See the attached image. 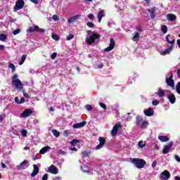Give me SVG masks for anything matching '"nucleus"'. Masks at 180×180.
I'll return each instance as SVG.
<instances>
[{
  "instance_id": "obj_1",
  "label": "nucleus",
  "mask_w": 180,
  "mask_h": 180,
  "mask_svg": "<svg viewBox=\"0 0 180 180\" xmlns=\"http://www.w3.org/2000/svg\"><path fill=\"white\" fill-rule=\"evenodd\" d=\"M11 85L15 86L16 89H19V91H22L23 89V84H22V81L18 79V75L15 74L12 77Z\"/></svg>"
},
{
  "instance_id": "obj_2",
  "label": "nucleus",
  "mask_w": 180,
  "mask_h": 180,
  "mask_svg": "<svg viewBox=\"0 0 180 180\" xmlns=\"http://www.w3.org/2000/svg\"><path fill=\"white\" fill-rule=\"evenodd\" d=\"M132 164L135 165L136 168L141 169V168H144V165H146V160L140 158H133L131 160Z\"/></svg>"
},
{
  "instance_id": "obj_3",
  "label": "nucleus",
  "mask_w": 180,
  "mask_h": 180,
  "mask_svg": "<svg viewBox=\"0 0 180 180\" xmlns=\"http://www.w3.org/2000/svg\"><path fill=\"white\" fill-rule=\"evenodd\" d=\"M96 39H99V34L94 33L92 35H91L89 37L86 38V41L87 44H94Z\"/></svg>"
},
{
  "instance_id": "obj_4",
  "label": "nucleus",
  "mask_w": 180,
  "mask_h": 180,
  "mask_svg": "<svg viewBox=\"0 0 180 180\" xmlns=\"http://www.w3.org/2000/svg\"><path fill=\"white\" fill-rule=\"evenodd\" d=\"M27 32L29 33H33V32H39V33H44L46 32V30L43 28H39V26L36 25H33L32 27H30L28 28Z\"/></svg>"
},
{
  "instance_id": "obj_5",
  "label": "nucleus",
  "mask_w": 180,
  "mask_h": 180,
  "mask_svg": "<svg viewBox=\"0 0 180 180\" xmlns=\"http://www.w3.org/2000/svg\"><path fill=\"white\" fill-rule=\"evenodd\" d=\"M174 75L171 73V75L169 77L166 78V84L168 86L174 88L175 86V81H174Z\"/></svg>"
},
{
  "instance_id": "obj_6",
  "label": "nucleus",
  "mask_w": 180,
  "mask_h": 180,
  "mask_svg": "<svg viewBox=\"0 0 180 180\" xmlns=\"http://www.w3.org/2000/svg\"><path fill=\"white\" fill-rule=\"evenodd\" d=\"M25 6V1L23 0H17L15 2V6H14V12L16 11H20Z\"/></svg>"
},
{
  "instance_id": "obj_7",
  "label": "nucleus",
  "mask_w": 180,
  "mask_h": 180,
  "mask_svg": "<svg viewBox=\"0 0 180 180\" xmlns=\"http://www.w3.org/2000/svg\"><path fill=\"white\" fill-rule=\"evenodd\" d=\"M122 127V124L120 123L117 122L116 123L111 131V135L115 137V136H117V131H119V129Z\"/></svg>"
},
{
  "instance_id": "obj_8",
  "label": "nucleus",
  "mask_w": 180,
  "mask_h": 180,
  "mask_svg": "<svg viewBox=\"0 0 180 180\" xmlns=\"http://www.w3.org/2000/svg\"><path fill=\"white\" fill-rule=\"evenodd\" d=\"M115 44H116V42L115 41V39L110 38L109 46L104 49V51L105 52L112 51V50L115 49Z\"/></svg>"
},
{
  "instance_id": "obj_9",
  "label": "nucleus",
  "mask_w": 180,
  "mask_h": 180,
  "mask_svg": "<svg viewBox=\"0 0 180 180\" xmlns=\"http://www.w3.org/2000/svg\"><path fill=\"white\" fill-rule=\"evenodd\" d=\"M98 141L99 144L96 146V150H101L106 144V139L102 136L98 138Z\"/></svg>"
},
{
  "instance_id": "obj_10",
  "label": "nucleus",
  "mask_w": 180,
  "mask_h": 180,
  "mask_svg": "<svg viewBox=\"0 0 180 180\" xmlns=\"http://www.w3.org/2000/svg\"><path fill=\"white\" fill-rule=\"evenodd\" d=\"M172 146H174V142L172 141H170L167 145H165L162 150V154H168Z\"/></svg>"
},
{
  "instance_id": "obj_11",
  "label": "nucleus",
  "mask_w": 180,
  "mask_h": 180,
  "mask_svg": "<svg viewBox=\"0 0 180 180\" xmlns=\"http://www.w3.org/2000/svg\"><path fill=\"white\" fill-rule=\"evenodd\" d=\"M33 113V111L30 109H25L22 114H20V117H29L30 115Z\"/></svg>"
},
{
  "instance_id": "obj_12",
  "label": "nucleus",
  "mask_w": 180,
  "mask_h": 180,
  "mask_svg": "<svg viewBox=\"0 0 180 180\" xmlns=\"http://www.w3.org/2000/svg\"><path fill=\"white\" fill-rule=\"evenodd\" d=\"M48 171L50 174H53V175H57V174H58V169L54 165H51L49 167Z\"/></svg>"
},
{
  "instance_id": "obj_13",
  "label": "nucleus",
  "mask_w": 180,
  "mask_h": 180,
  "mask_svg": "<svg viewBox=\"0 0 180 180\" xmlns=\"http://www.w3.org/2000/svg\"><path fill=\"white\" fill-rule=\"evenodd\" d=\"M160 176L165 180L169 179L171 178V173L168 170H165L161 173Z\"/></svg>"
},
{
  "instance_id": "obj_14",
  "label": "nucleus",
  "mask_w": 180,
  "mask_h": 180,
  "mask_svg": "<svg viewBox=\"0 0 180 180\" xmlns=\"http://www.w3.org/2000/svg\"><path fill=\"white\" fill-rule=\"evenodd\" d=\"M167 99L169 100V102L172 104L174 105L175 102H176V97H175V94H171L167 96Z\"/></svg>"
},
{
  "instance_id": "obj_15",
  "label": "nucleus",
  "mask_w": 180,
  "mask_h": 180,
  "mask_svg": "<svg viewBox=\"0 0 180 180\" xmlns=\"http://www.w3.org/2000/svg\"><path fill=\"white\" fill-rule=\"evenodd\" d=\"M143 113L146 116L150 117L154 115V111L153 110V108L151 107L148 108V109L145 110L143 111Z\"/></svg>"
},
{
  "instance_id": "obj_16",
  "label": "nucleus",
  "mask_w": 180,
  "mask_h": 180,
  "mask_svg": "<svg viewBox=\"0 0 180 180\" xmlns=\"http://www.w3.org/2000/svg\"><path fill=\"white\" fill-rule=\"evenodd\" d=\"M86 124V121H83L82 122L76 123L72 125L73 129H81L82 127H84Z\"/></svg>"
},
{
  "instance_id": "obj_17",
  "label": "nucleus",
  "mask_w": 180,
  "mask_h": 180,
  "mask_svg": "<svg viewBox=\"0 0 180 180\" xmlns=\"http://www.w3.org/2000/svg\"><path fill=\"white\" fill-rule=\"evenodd\" d=\"M33 167L34 169L32 171V172L31 173V176L33 178L34 176H36V175H37V174H39V166H37V165H33Z\"/></svg>"
},
{
  "instance_id": "obj_18",
  "label": "nucleus",
  "mask_w": 180,
  "mask_h": 180,
  "mask_svg": "<svg viewBox=\"0 0 180 180\" xmlns=\"http://www.w3.org/2000/svg\"><path fill=\"white\" fill-rule=\"evenodd\" d=\"M172 49H174V45H171L169 48L165 49L162 52H161V56H167V54H169V53L172 51Z\"/></svg>"
},
{
  "instance_id": "obj_19",
  "label": "nucleus",
  "mask_w": 180,
  "mask_h": 180,
  "mask_svg": "<svg viewBox=\"0 0 180 180\" xmlns=\"http://www.w3.org/2000/svg\"><path fill=\"white\" fill-rule=\"evenodd\" d=\"M167 19L169 22H174V21L176 20V15H175L174 14H172V13H169L167 15Z\"/></svg>"
},
{
  "instance_id": "obj_20",
  "label": "nucleus",
  "mask_w": 180,
  "mask_h": 180,
  "mask_svg": "<svg viewBox=\"0 0 180 180\" xmlns=\"http://www.w3.org/2000/svg\"><path fill=\"white\" fill-rule=\"evenodd\" d=\"M29 162V161L27 160H24L23 162H22L20 165L16 166V169H25V165H26V164H27Z\"/></svg>"
},
{
  "instance_id": "obj_21",
  "label": "nucleus",
  "mask_w": 180,
  "mask_h": 180,
  "mask_svg": "<svg viewBox=\"0 0 180 180\" xmlns=\"http://www.w3.org/2000/svg\"><path fill=\"white\" fill-rule=\"evenodd\" d=\"M105 13V11L103 10H101L98 12V15H97V18H98V22L101 23V22H102V18H103V16H105V15H103Z\"/></svg>"
},
{
  "instance_id": "obj_22",
  "label": "nucleus",
  "mask_w": 180,
  "mask_h": 180,
  "mask_svg": "<svg viewBox=\"0 0 180 180\" xmlns=\"http://www.w3.org/2000/svg\"><path fill=\"white\" fill-rule=\"evenodd\" d=\"M141 122H143V117L141 115H138L136 117V126H140Z\"/></svg>"
},
{
  "instance_id": "obj_23",
  "label": "nucleus",
  "mask_w": 180,
  "mask_h": 180,
  "mask_svg": "<svg viewBox=\"0 0 180 180\" xmlns=\"http://www.w3.org/2000/svg\"><path fill=\"white\" fill-rule=\"evenodd\" d=\"M158 139L160 140L162 143H166V141H169V138L167 136H159Z\"/></svg>"
},
{
  "instance_id": "obj_24",
  "label": "nucleus",
  "mask_w": 180,
  "mask_h": 180,
  "mask_svg": "<svg viewBox=\"0 0 180 180\" xmlns=\"http://www.w3.org/2000/svg\"><path fill=\"white\" fill-rule=\"evenodd\" d=\"M49 150H51V148L50 146H45L40 150L39 154H46Z\"/></svg>"
},
{
  "instance_id": "obj_25",
  "label": "nucleus",
  "mask_w": 180,
  "mask_h": 180,
  "mask_svg": "<svg viewBox=\"0 0 180 180\" xmlns=\"http://www.w3.org/2000/svg\"><path fill=\"white\" fill-rule=\"evenodd\" d=\"M148 12L150 13L151 19H155V8L148 9Z\"/></svg>"
},
{
  "instance_id": "obj_26",
  "label": "nucleus",
  "mask_w": 180,
  "mask_h": 180,
  "mask_svg": "<svg viewBox=\"0 0 180 180\" xmlns=\"http://www.w3.org/2000/svg\"><path fill=\"white\" fill-rule=\"evenodd\" d=\"M158 95L159 98H162L163 96H165V91L162 90L161 88H159Z\"/></svg>"
},
{
  "instance_id": "obj_27",
  "label": "nucleus",
  "mask_w": 180,
  "mask_h": 180,
  "mask_svg": "<svg viewBox=\"0 0 180 180\" xmlns=\"http://www.w3.org/2000/svg\"><path fill=\"white\" fill-rule=\"evenodd\" d=\"M166 41L169 43V44H172L171 46H174L175 43V39L169 40V35L166 36Z\"/></svg>"
},
{
  "instance_id": "obj_28",
  "label": "nucleus",
  "mask_w": 180,
  "mask_h": 180,
  "mask_svg": "<svg viewBox=\"0 0 180 180\" xmlns=\"http://www.w3.org/2000/svg\"><path fill=\"white\" fill-rule=\"evenodd\" d=\"M78 19L77 16H72V18H68V23H73V22H75Z\"/></svg>"
},
{
  "instance_id": "obj_29",
  "label": "nucleus",
  "mask_w": 180,
  "mask_h": 180,
  "mask_svg": "<svg viewBox=\"0 0 180 180\" xmlns=\"http://www.w3.org/2000/svg\"><path fill=\"white\" fill-rule=\"evenodd\" d=\"M161 32L164 34L168 32V27L167 25H161Z\"/></svg>"
},
{
  "instance_id": "obj_30",
  "label": "nucleus",
  "mask_w": 180,
  "mask_h": 180,
  "mask_svg": "<svg viewBox=\"0 0 180 180\" xmlns=\"http://www.w3.org/2000/svg\"><path fill=\"white\" fill-rule=\"evenodd\" d=\"M26 55H22L21 56V60L19 62V65H23V63H25V61H26Z\"/></svg>"
},
{
  "instance_id": "obj_31",
  "label": "nucleus",
  "mask_w": 180,
  "mask_h": 180,
  "mask_svg": "<svg viewBox=\"0 0 180 180\" xmlns=\"http://www.w3.org/2000/svg\"><path fill=\"white\" fill-rule=\"evenodd\" d=\"M147 126H148V121H143L142 122V125L141 127V129H147Z\"/></svg>"
},
{
  "instance_id": "obj_32",
  "label": "nucleus",
  "mask_w": 180,
  "mask_h": 180,
  "mask_svg": "<svg viewBox=\"0 0 180 180\" xmlns=\"http://www.w3.org/2000/svg\"><path fill=\"white\" fill-rule=\"evenodd\" d=\"M52 134H53L55 137H60V131L56 129H52Z\"/></svg>"
},
{
  "instance_id": "obj_33",
  "label": "nucleus",
  "mask_w": 180,
  "mask_h": 180,
  "mask_svg": "<svg viewBox=\"0 0 180 180\" xmlns=\"http://www.w3.org/2000/svg\"><path fill=\"white\" fill-rule=\"evenodd\" d=\"M78 143H79V140L73 139V140L71 141L70 144H72V146H77V144H78Z\"/></svg>"
},
{
  "instance_id": "obj_34",
  "label": "nucleus",
  "mask_w": 180,
  "mask_h": 180,
  "mask_svg": "<svg viewBox=\"0 0 180 180\" xmlns=\"http://www.w3.org/2000/svg\"><path fill=\"white\" fill-rule=\"evenodd\" d=\"M6 34H0V40L1 41H5L6 40Z\"/></svg>"
},
{
  "instance_id": "obj_35",
  "label": "nucleus",
  "mask_w": 180,
  "mask_h": 180,
  "mask_svg": "<svg viewBox=\"0 0 180 180\" xmlns=\"http://www.w3.org/2000/svg\"><path fill=\"white\" fill-rule=\"evenodd\" d=\"M89 154L88 153V151L85 150L82 152V158H86V157H89Z\"/></svg>"
},
{
  "instance_id": "obj_36",
  "label": "nucleus",
  "mask_w": 180,
  "mask_h": 180,
  "mask_svg": "<svg viewBox=\"0 0 180 180\" xmlns=\"http://www.w3.org/2000/svg\"><path fill=\"white\" fill-rule=\"evenodd\" d=\"M140 39V34L138 32L135 33L134 36L133 37V40L136 41V40H139Z\"/></svg>"
},
{
  "instance_id": "obj_37",
  "label": "nucleus",
  "mask_w": 180,
  "mask_h": 180,
  "mask_svg": "<svg viewBox=\"0 0 180 180\" xmlns=\"http://www.w3.org/2000/svg\"><path fill=\"white\" fill-rule=\"evenodd\" d=\"M176 91L179 95H180V82H179L176 86Z\"/></svg>"
},
{
  "instance_id": "obj_38",
  "label": "nucleus",
  "mask_w": 180,
  "mask_h": 180,
  "mask_svg": "<svg viewBox=\"0 0 180 180\" xmlns=\"http://www.w3.org/2000/svg\"><path fill=\"white\" fill-rule=\"evenodd\" d=\"M70 131H68V130H65L63 131V136L65 137H68V136H70Z\"/></svg>"
},
{
  "instance_id": "obj_39",
  "label": "nucleus",
  "mask_w": 180,
  "mask_h": 180,
  "mask_svg": "<svg viewBox=\"0 0 180 180\" xmlns=\"http://www.w3.org/2000/svg\"><path fill=\"white\" fill-rule=\"evenodd\" d=\"M21 134L23 137H26V136H27V131H26L25 129H22L21 131Z\"/></svg>"
},
{
  "instance_id": "obj_40",
  "label": "nucleus",
  "mask_w": 180,
  "mask_h": 180,
  "mask_svg": "<svg viewBox=\"0 0 180 180\" xmlns=\"http://www.w3.org/2000/svg\"><path fill=\"white\" fill-rule=\"evenodd\" d=\"M72 39H74V34H70L67 37L66 40L70 41L72 40Z\"/></svg>"
},
{
  "instance_id": "obj_41",
  "label": "nucleus",
  "mask_w": 180,
  "mask_h": 180,
  "mask_svg": "<svg viewBox=\"0 0 180 180\" xmlns=\"http://www.w3.org/2000/svg\"><path fill=\"white\" fill-rule=\"evenodd\" d=\"M19 33H20V29H16L13 32V34L14 36H16V34H19Z\"/></svg>"
},
{
  "instance_id": "obj_42",
  "label": "nucleus",
  "mask_w": 180,
  "mask_h": 180,
  "mask_svg": "<svg viewBox=\"0 0 180 180\" xmlns=\"http://www.w3.org/2000/svg\"><path fill=\"white\" fill-rule=\"evenodd\" d=\"M52 39H53V40H56V41L60 40V37L57 34H52Z\"/></svg>"
},
{
  "instance_id": "obj_43",
  "label": "nucleus",
  "mask_w": 180,
  "mask_h": 180,
  "mask_svg": "<svg viewBox=\"0 0 180 180\" xmlns=\"http://www.w3.org/2000/svg\"><path fill=\"white\" fill-rule=\"evenodd\" d=\"M56 57H57V53L53 52L51 56V60H56Z\"/></svg>"
},
{
  "instance_id": "obj_44",
  "label": "nucleus",
  "mask_w": 180,
  "mask_h": 180,
  "mask_svg": "<svg viewBox=\"0 0 180 180\" xmlns=\"http://www.w3.org/2000/svg\"><path fill=\"white\" fill-rule=\"evenodd\" d=\"M52 19L53 20H55V22H57V20H59L60 18H58V15H53L52 16Z\"/></svg>"
},
{
  "instance_id": "obj_45",
  "label": "nucleus",
  "mask_w": 180,
  "mask_h": 180,
  "mask_svg": "<svg viewBox=\"0 0 180 180\" xmlns=\"http://www.w3.org/2000/svg\"><path fill=\"white\" fill-rule=\"evenodd\" d=\"M152 104L153 105V106H157V105H159L160 104V101H157V100H154L153 102H152Z\"/></svg>"
},
{
  "instance_id": "obj_46",
  "label": "nucleus",
  "mask_w": 180,
  "mask_h": 180,
  "mask_svg": "<svg viewBox=\"0 0 180 180\" xmlns=\"http://www.w3.org/2000/svg\"><path fill=\"white\" fill-rule=\"evenodd\" d=\"M48 179H49V174H44L41 180H48Z\"/></svg>"
},
{
  "instance_id": "obj_47",
  "label": "nucleus",
  "mask_w": 180,
  "mask_h": 180,
  "mask_svg": "<svg viewBox=\"0 0 180 180\" xmlns=\"http://www.w3.org/2000/svg\"><path fill=\"white\" fill-rule=\"evenodd\" d=\"M101 108H102L103 109L106 110V104L103 103H99Z\"/></svg>"
},
{
  "instance_id": "obj_48",
  "label": "nucleus",
  "mask_w": 180,
  "mask_h": 180,
  "mask_svg": "<svg viewBox=\"0 0 180 180\" xmlns=\"http://www.w3.org/2000/svg\"><path fill=\"white\" fill-rule=\"evenodd\" d=\"M58 154H61L62 155H65V154H67V152H65L63 150H58Z\"/></svg>"
},
{
  "instance_id": "obj_49",
  "label": "nucleus",
  "mask_w": 180,
  "mask_h": 180,
  "mask_svg": "<svg viewBox=\"0 0 180 180\" xmlns=\"http://www.w3.org/2000/svg\"><path fill=\"white\" fill-rule=\"evenodd\" d=\"M86 109L87 110H92V109H93L92 105H86Z\"/></svg>"
},
{
  "instance_id": "obj_50",
  "label": "nucleus",
  "mask_w": 180,
  "mask_h": 180,
  "mask_svg": "<svg viewBox=\"0 0 180 180\" xmlns=\"http://www.w3.org/2000/svg\"><path fill=\"white\" fill-rule=\"evenodd\" d=\"M87 26L88 27H94V26H95V25L93 22H87Z\"/></svg>"
},
{
  "instance_id": "obj_51",
  "label": "nucleus",
  "mask_w": 180,
  "mask_h": 180,
  "mask_svg": "<svg viewBox=\"0 0 180 180\" xmlns=\"http://www.w3.org/2000/svg\"><path fill=\"white\" fill-rule=\"evenodd\" d=\"M87 17H88L89 19H90V20H92V19H94V18H95V16H94V14H92V13L89 14V15H87Z\"/></svg>"
},
{
  "instance_id": "obj_52",
  "label": "nucleus",
  "mask_w": 180,
  "mask_h": 180,
  "mask_svg": "<svg viewBox=\"0 0 180 180\" xmlns=\"http://www.w3.org/2000/svg\"><path fill=\"white\" fill-rule=\"evenodd\" d=\"M14 101L15 103H18V105H20V100L18 97H15Z\"/></svg>"
},
{
  "instance_id": "obj_53",
  "label": "nucleus",
  "mask_w": 180,
  "mask_h": 180,
  "mask_svg": "<svg viewBox=\"0 0 180 180\" xmlns=\"http://www.w3.org/2000/svg\"><path fill=\"white\" fill-rule=\"evenodd\" d=\"M32 4H35V5H37L39 4V1L37 0H30Z\"/></svg>"
},
{
  "instance_id": "obj_54",
  "label": "nucleus",
  "mask_w": 180,
  "mask_h": 180,
  "mask_svg": "<svg viewBox=\"0 0 180 180\" xmlns=\"http://www.w3.org/2000/svg\"><path fill=\"white\" fill-rule=\"evenodd\" d=\"M22 103H25V98H21L20 100V105H22Z\"/></svg>"
},
{
  "instance_id": "obj_55",
  "label": "nucleus",
  "mask_w": 180,
  "mask_h": 180,
  "mask_svg": "<svg viewBox=\"0 0 180 180\" xmlns=\"http://www.w3.org/2000/svg\"><path fill=\"white\" fill-rule=\"evenodd\" d=\"M5 119V115H0V122H2Z\"/></svg>"
},
{
  "instance_id": "obj_56",
  "label": "nucleus",
  "mask_w": 180,
  "mask_h": 180,
  "mask_svg": "<svg viewBox=\"0 0 180 180\" xmlns=\"http://www.w3.org/2000/svg\"><path fill=\"white\" fill-rule=\"evenodd\" d=\"M136 29L138 32H143V28H141V27H136Z\"/></svg>"
},
{
  "instance_id": "obj_57",
  "label": "nucleus",
  "mask_w": 180,
  "mask_h": 180,
  "mask_svg": "<svg viewBox=\"0 0 180 180\" xmlns=\"http://www.w3.org/2000/svg\"><path fill=\"white\" fill-rule=\"evenodd\" d=\"M22 94H23L25 98H29V94H27V93H25V91H22Z\"/></svg>"
},
{
  "instance_id": "obj_58",
  "label": "nucleus",
  "mask_w": 180,
  "mask_h": 180,
  "mask_svg": "<svg viewBox=\"0 0 180 180\" xmlns=\"http://www.w3.org/2000/svg\"><path fill=\"white\" fill-rule=\"evenodd\" d=\"M8 68H11V70H12V68H15V65H13V63H10V64L8 65Z\"/></svg>"
},
{
  "instance_id": "obj_59",
  "label": "nucleus",
  "mask_w": 180,
  "mask_h": 180,
  "mask_svg": "<svg viewBox=\"0 0 180 180\" xmlns=\"http://www.w3.org/2000/svg\"><path fill=\"white\" fill-rule=\"evenodd\" d=\"M141 143H143V141H139V147H141V148H144V144H143V145H141Z\"/></svg>"
},
{
  "instance_id": "obj_60",
  "label": "nucleus",
  "mask_w": 180,
  "mask_h": 180,
  "mask_svg": "<svg viewBox=\"0 0 180 180\" xmlns=\"http://www.w3.org/2000/svg\"><path fill=\"white\" fill-rule=\"evenodd\" d=\"M156 165H157V162L153 161V163H152L153 168H155V167H156Z\"/></svg>"
},
{
  "instance_id": "obj_61",
  "label": "nucleus",
  "mask_w": 180,
  "mask_h": 180,
  "mask_svg": "<svg viewBox=\"0 0 180 180\" xmlns=\"http://www.w3.org/2000/svg\"><path fill=\"white\" fill-rule=\"evenodd\" d=\"M175 158H176V161H177V162H180V158H179V156L176 155Z\"/></svg>"
},
{
  "instance_id": "obj_62",
  "label": "nucleus",
  "mask_w": 180,
  "mask_h": 180,
  "mask_svg": "<svg viewBox=\"0 0 180 180\" xmlns=\"http://www.w3.org/2000/svg\"><path fill=\"white\" fill-rule=\"evenodd\" d=\"M98 68H103V63H101L100 65H98Z\"/></svg>"
},
{
  "instance_id": "obj_63",
  "label": "nucleus",
  "mask_w": 180,
  "mask_h": 180,
  "mask_svg": "<svg viewBox=\"0 0 180 180\" xmlns=\"http://www.w3.org/2000/svg\"><path fill=\"white\" fill-rule=\"evenodd\" d=\"M177 75H178V78H180V69H178L177 70Z\"/></svg>"
},
{
  "instance_id": "obj_64",
  "label": "nucleus",
  "mask_w": 180,
  "mask_h": 180,
  "mask_svg": "<svg viewBox=\"0 0 180 180\" xmlns=\"http://www.w3.org/2000/svg\"><path fill=\"white\" fill-rule=\"evenodd\" d=\"M175 180H180V177H179V176H176V177H175Z\"/></svg>"
}]
</instances>
